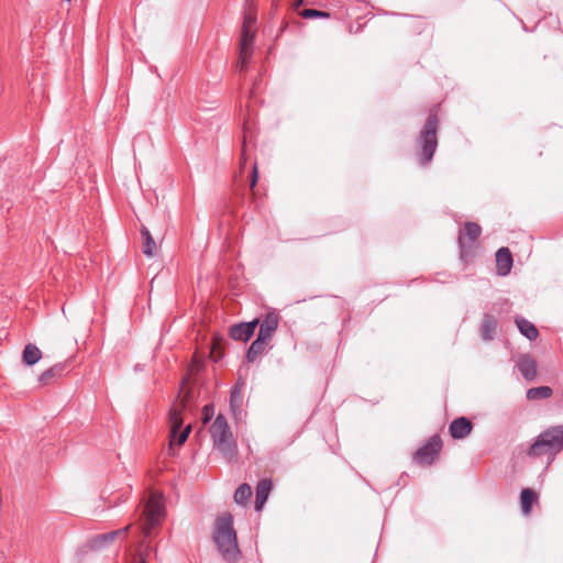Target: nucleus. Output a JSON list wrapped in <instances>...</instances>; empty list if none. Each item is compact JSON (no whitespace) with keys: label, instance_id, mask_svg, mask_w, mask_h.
Returning <instances> with one entry per match:
<instances>
[{"label":"nucleus","instance_id":"nucleus-1","mask_svg":"<svg viewBox=\"0 0 563 563\" xmlns=\"http://www.w3.org/2000/svg\"><path fill=\"white\" fill-rule=\"evenodd\" d=\"M212 541L221 558L228 563H236L241 556L238 534L233 526V516L225 511L217 516L212 532Z\"/></svg>","mask_w":563,"mask_h":563},{"label":"nucleus","instance_id":"nucleus-2","mask_svg":"<svg viewBox=\"0 0 563 563\" xmlns=\"http://www.w3.org/2000/svg\"><path fill=\"white\" fill-rule=\"evenodd\" d=\"M440 120L437 112L431 111L416 140V156L421 166H427L433 159L438 147V130Z\"/></svg>","mask_w":563,"mask_h":563},{"label":"nucleus","instance_id":"nucleus-3","mask_svg":"<svg viewBox=\"0 0 563 563\" xmlns=\"http://www.w3.org/2000/svg\"><path fill=\"white\" fill-rule=\"evenodd\" d=\"M563 450V424L550 427L541 432L527 450V455L538 457L547 453L556 454Z\"/></svg>","mask_w":563,"mask_h":563},{"label":"nucleus","instance_id":"nucleus-4","mask_svg":"<svg viewBox=\"0 0 563 563\" xmlns=\"http://www.w3.org/2000/svg\"><path fill=\"white\" fill-rule=\"evenodd\" d=\"M210 434L213 446L222 453V455L231 461L238 454V445L233 439V434L222 415H218L210 427Z\"/></svg>","mask_w":563,"mask_h":563},{"label":"nucleus","instance_id":"nucleus-5","mask_svg":"<svg viewBox=\"0 0 563 563\" xmlns=\"http://www.w3.org/2000/svg\"><path fill=\"white\" fill-rule=\"evenodd\" d=\"M165 514V506L162 496L156 493H152L145 503L143 511V530L145 537H151L152 530L161 523Z\"/></svg>","mask_w":563,"mask_h":563},{"label":"nucleus","instance_id":"nucleus-6","mask_svg":"<svg viewBox=\"0 0 563 563\" xmlns=\"http://www.w3.org/2000/svg\"><path fill=\"white\" fill-rule=\"evenodd\" d=\"M181 410L183 409L172 407L168 412L170 440L172 442H176L178 445H183L187 441L191 432V424H187L186 427H184Z\"/></svg>","mask_w":563,"mask_h":563},{"label":"nucleus","instance_id":"nucleus-7","mask_svg":"<svg viewBox=\"0 0 563 563\" xmlns=\"http://www.w3.org/2000/svg\"><path fill=\"white\" fill-rule=\"evenodd\" d=\"M442 439L434 434L413 453V461L419 465H431L442 449Z\"/></svg>","mask_w":563,"mask_h":563},{"label":"nucleus","instance_id":"nucleus-8","mask_svg":"<svg viewBox=\"0 0 563 563\" xmlns=\"http://www.w3.org/2000/svg\"><path fill=\"white\" fill-rule=\"evenodd\" d=\"M254 41V32L246 24L242 26L241 41H240V54L236 69L242 73L245 70L247 63L250 62L253 49L252 44Z\"/></svg>","mask_w":563,"mask_h":563},{"label":"nucleus","instance_id":"nucleus-9","mask_svg":"<svg viewBox=\"0 0 563 563\" xmlns=\"http://www.w3.org/2000/svg\"><path fill=\"white\" fill-rule=\"evenodd\" d=\"M258 323L260 319L255 318L252 321L232 324L229 328V334L235 341L247 342L253 336Z\"/></svg>","mask_w":563,"mask_h":563},{"label":"nucleus","instance_id":"nucleus-10","mask_svg":"<svg viewBox=\"0 0 563 563\" xmlns=\"http://www.w3.org/2000/svg\"><path fill=\"white\" fill-rule=\"evenodd\" d=\"M279 324V314L275 310L268 311L264 319L260 321L258 325V333L257 336L261 338V340H265L269 342L276 332Z\"/></svg>","mask_w":563,"mask_h":563},{"label":"nucleus","instance_id":"nucleus-11","mask_svg":"<svg viewBox=\"0 0 563 563\" xmlns=\"http://www.w3.org/2000/svg\"><path fill=\"white\" fill-rule=\"evenodd\" d=\"M130 530V526L113 530L106 533H100L93 537L90 541V547L93 550H102L111 544L118 537H125Z\"/></svg>","mask_w":563,"mask_h":563},{"label":"nucleus","instance_id":"nucleus-12","mask_svg":"<svg viewBox=\"0 0 563 563\" xmlns=\"http://www.w3.org/2000/svg\"><path fill=\"white\" fill-rule=\"evenodd\" d=\"M473 430V423L472 421L462 416L455 418L450 424H449V433L452 439L454 440H461L466 438Z\"/></svg>","mask_w":563,"mask_h":563},{"label":"nucleus","instance_id":"nucleus-13","mask_svg":"<svg viewBox=\"0 0 563 563\" xmlns=\"http://www.w3.org/2000/svg\"><path fill=\"white\" fill-rule=\"evenodd\" d=\"M464 231H465V233L463 234L462 232H460L459 238H457L460 255H461V258H463V260L466 256V250H465V245H464V235L467 236L471 242H474L479 238V235L482 233V228L476 222L467 221L464 223Z\"/></svg>","mask_w":563,"mask_h":563},{"label":"nucleus","instance_id":"nucleus-14","mask_svg":"<svg viewBox=\"0 0 563 563\" xmlns=\"http://www.w3.org/2000/svg\"><path fill=\"white\" fill-rule=\"evenodd\" d=\"M496 269L499 276H507L514 265V258L508 247H500L496 252Z\"/></svg>","mask_w":563,"mask_h":563},{"label":"nucleus","instance_id":"nucleus-15","mask_svg":"<svg viewBox=\"0 0 563 563\" xmlns=\"http://www.w3.org/2000/svg\"><path fill=\"white\" fill-rule=\"evenodd\" d=\"M517 367L526 380L531 382L537 377V362L531 355L522 354L518 360Z\"/></svg>","mask_w":563,"mask_h":563},{"label":"nucleus","instance_id":"nucleus-16","mask_svg":"<svg viewBox=\"0 0 563 563\" xmlns=\"http://www.w3.org/2000/svg\"><path fill=\"white\" fill-rule=\"evenodd\" d=\"M497 330V320L496 318L490 313H485L483 317V321L481 324V339L483 341H492L494 340L496 335Z\"/></svg>","mask_w":563,"mask_h":563},{"label":"nucleus","instance_id":"nucleus-17","mask_svg":"<svg viewBox=\"0 0 563 563\" xmlns=\"http://www.w3.org/2000/svg\"><path fill=\"white\" fill-rule=\"evenodd\" d=\"M272 490V481L264 478L258 482L255 494V510L261 511L263 506L268 499V495Z\"/></svg>","mask_w":563,"mask_h":563},{"label":"nucleus","instance_id":"nucleus-18","mask_svg":"<svg viewBox=\"0 0 563 563\" xmlns=\"http://www.w3.org/2000/svg\"><path fill=\"white\" fill-rule=\"evenodd\" d=\"M515 323L519 332L529 341H534L538 339L539 330L531 321L527 320L523 317L517 316L515 318Z\"/></svg>","mask_w":563,"mask_h":563},{"label":"nucleus","instance_id":"nucleus-19","mask_svg":"<svg viewBox=\"0 0 563 563\" xmlns=\"http://www.w3.org/2000/svg\"><path fill=\"white\" fill-rule=\"evenodd\" d=\"M538 501V494L532 488H523L520 493V506L523 515H529Z\"/></svg>","mask_w":563,"mask_h":563},{"label":"nucleus","instance_id":"nucleus-20","mask_svg":"<svg viewBox=\"0 0 563 563\" xmlns=\"http://www.w3.org/2000/svg\"><path fill=\"white\" fill-rule=\"evenodd\" d=\"M42 357L41 350L32 343H29L24 346L22 351V362L26 366H33L35 365Z\"/></svg>","mask_w":563,"mask_h":563},{"label":"nucleus","instance_id":"nucleus-21","mask_svg":"<svg viewBox=\"0 0 563 563\" xmlns=\"http://www.w3.org/2000/svg\"><path fill=\"white\" fill-rule=\"evenodd\" d=\"M267 344H268L267 341L261 340V338L256 336V339L251 343V345L249 346V349L246 351V354H245L246 362L253 363L257 358V356L264 352Z\"/></svg>","mask_w":563,"mask_h":563},{"label":"nucleus","instance_id":"nucleus-22","mask_svg":"<svg viewBox=\"0 0 563 563\" xmlns=\"http://www.w3.org/2000/svg\"><path fill=\"white\" fill-rule=\"evenodd\" d=\"M65 371V365L64 364H55L54 366H52L51 368L44 371L40 377H38V382L41 385H47L49 384L51 382H53L54 379H57L59 377H62L63 373Z\"/></svg>","mask_w":563,"mask_h":563},{"label":"nucleus","instance_id":"nucleus-23","mask_svg":"<svg viewBox=\"0 0 563 563\" xmlns=\"http://www.w3.org/2000/svg\"><path fill=\"white\" fill-rule=\"evenodd\" d=\"M553 390L549 386L532 387L527 390L526 397L528 400H541L551 397Z\"/></svg>","mask_w":563,"mask_h":563},{"label":"nucleus","instance_id":"nucleus-24","mask_svg":"<svg viewBox=\"0 0 563 563\" xmlns=\"http://www.w3.org/2000/svg\"><path fill=\"white\" fill-rule=\"evenodd\" d=\"M252 496V488L249 484H241L234 493V501L238 505H245Z\"/></svg>","mask_w":563,"mask_h":563},{"label":"nucleus","instance_id":"nucleus-25","mask_svg":"<svg viewBox=\"0 0 563 563\" xmlns=\"http://www.w3.org/2000/svg\"><path fill=\"white\" fill-rule=\"evenodd\" d=\"M299 14L303 19H329L331 16L330 12L316 9H303Z\"/></svg>","mask_w":563,"mask_h":563},{"label":"nucleus","instance_id":"nucleus-26","mask_svg":"<svg viewBox=\"0 0 563 563\" xmlns=\"http://www.w3.org/2000/svg\"><path fill=\"white\" fill-rule=\"evenodd\" d=\"M142 252L147 257H153L155 255L156 243H155L153 236L143 241Z\"/></svg>","mask_w":563,"mask_h":563},{"label":"nucleus","instance_id":"nucleus-27","mask_svg":"<svg viewBox=\"0 0 563 563\" xmlns=\"http://www.w3.org/2000/svg\"><path fill=\"white\" fill-rule=\"evenodd\" d=\"M242 400H243V397H242L240 389L238 387H234L231 390V395H230V406H231L232 410H234L235 408H240Z\"/></svg>","mask_w":563,"mask_h":563},{"label":"nucleus","instance_id":"nucleus-28","mask_svg":"<svg viewBox=\"0 0 563 563\" xmlns=\"http://www.w3.org/2000/svg\"><path fill=\"white\" fill-rule=\"evenodd\" d=\"M257 180H258V170H257V165L254 164L253 169H252L251 183H250L251 189H254V187L257 184Z\"/></svg>","mask_w":563,"mask_h":563},{"label":"nucleus","instance_id":"nucleus-29","mask_svg":"<svg viewBox=\"0 0 563 563\" xmlns=\"http://www.w3.org/2000/svg\"><path fill=\"white\" fill-rule=\"evenodd\" d=\"M141 236H142L143 241L152 238V234H151L150 230L146 227H144V225H142V228H141Z\"/></svg>","mask_w":563,"mask_h":563},{"label":"nucleus","instance_id":"nucleus-30","mask_svg":"<svg viewBox=\"0 0 563 563\" xmlns=\"http://www.w3.org/2000/svg\"><path fill=\"white\" fill-rule=\"evenodd\" d=\"M244 133H246V124L244 125ZM245 142H246V134H244V140H243V148H242V152H241V161L244 163L245 162Z\"/></svg>","mask_w":563,"mask_h":563},{"label":"nucleus","instance_id":"nucleus-31","mask_svg":"<svg viewBox=\"0 0 563 563\" xmlns=\"http://www.w3.org/2000/svg\"><path fill=\"white\" fill-rule=\"evenodd\" d=\"M253 23H255V18L250 16V15L244 18V23H243V25H245V24H246L247 26H250V27L252 29V24H253Z\"/></svg>","mask_w":563,"mask_h":563},{"label":"nucleus","instance_id":"nucleus-32","mask_svg":"<svg viewBox=\"0 0 563 563\" xmlns=\"http://www.w3.org/2000/svg\"><path fill=\"white\" fill-rule=\"evenodd\" d=\"M305 3V0H294L292 7L294 9H298Z\"/></svg>","mask_w":563,"mask_h":563},{"label":"nucleus","instance_id":"nucleus-33","mask_svg":"<svg viewBox=\"0 0 563 563\" xmlns=\"http://www.w3.org/2000/svg\"><path fill=\"white\" fill-rule=\"evenodd\" d=\"M209 410L212 411V406H209V405L205 406V412H206V416L208 417V419H210Z\"/></svg>","mask_w":563,"mask_h":563},{"label":"nucleus","instance_id":"nucleus-34","mask_svg":"<svg viewBox=\"0 0 563 563\" xmlns=\"http://www.w3.org/2000/svg\"><path fill=\"white\" fill-rule=\"evenodd\" d=\"M122 497H123V494H120V496L115 497V499L113 500V504L118 505L121 501ZM110 503L112 504V501H110Z\"/></svg>","mask_w":563,"mask_h":563},{"label":"nucleus","instance_id":"nucleus-35","mask_svg":"<svg viewBox=\"0 0 563 563\" xmlns=\"http://www.w3.org/2000/svg\"><path fill=\"white\" fill-rule=\"evenodd\" d=\"M137 563H146V560L144 558L140 559Z\"/></svg>","mask_w":563,"mask_h":563}]
</instances>
